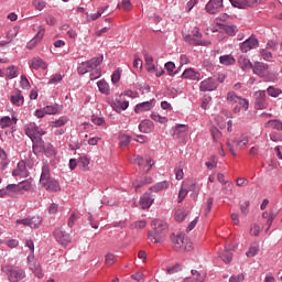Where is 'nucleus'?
Returning a JSON list of instances; mask_svg holds the SVG:
<instances>
[{
  "instance_id": "f257e3e1",
  "label": "nucleus",
  "mask_w": 282,
  "mask_h": 282,
  "mask_svg": "<svg viewBox=\"0 0 282 282\" xmlns=\"http://www.w3.org/2000/svg\"><path fill=\"white\" fill-rule=\"evenodd\" d=\"M151 230L148 232V239L152 243H162L164 237L169 232V225L161 219H154L151 221Z\"/></svg>"
},
{
  "instance_id": "f03ea898",
  "label": "nucleus",
  "mask_w": 282,
  "mask_h": 282,
  "mask_svg": "<svg viewBox=\"0 0 282 282\" xmlns=\"http://www.w3.org/2000/svg\"><path fill=\"white\" fill-rule=\"evenodd\" d=\"M40 185L43 186L45 191H48V193H57V191H61V185H58V182L52 178V174L50 173V164H44L42 166Z\"/></svg>"
},
{
  "instance_id": "7ed1b4c3",
  "label": "nucleus",
  "mask_w": 282,
  "mask_h": 282,
  "mask_svg": "<svg viewBox=\"0 0 282 282\" xmlns=\"http://www.w3.org/2000/svg\"><path fill=\"white\" fill-rule=\"evenodd\" d=\"M227 102L229 105H236L234 107V113H241L242 111H248V108L250 107V102L248 101V99L238 96L237 93L235 91H229L227 95Z\"/></svg>"
},
{
  "instance_id": "20e7f679",
  "label": "nucleus",
  "mask_w": 282,
  "mask_h": 282,
  "mask_svg": "<svg viewBox=\"0 0 282 282\" xmlns=\"http://www.w3.org/2000/svg\"><path fill=\"white\" fill-rule=\"evenodd\" d=\"M1 271L7 274L10 282L23 281L25 278V270L21 267L4 264Z\"/></svg>"
},
{
  "instance_id": "39448f33",
  "label": "nucleus",
  "mask_w": 282,
  "mask_h": 282,
  "mask_svg": "<svg viewBox=\"0 0 282 282\" xmlns=\"http://www.w3.org/2000/svg\"><path fill=\"white\" fill-rule=\"evenodd\" d=\"M171 241L177 252H191L193 250V242L183 235H172Z\"/></svg>"
},
{
  "instance_id": "423d86ee",
  "label": "nucleus",
  "mask_w": 282,
  "mask_h": 282,
  "mask_svg": "<svg viewBox=\"0 0 282 282\" xmlns=\"http://www.w3.org/2000/svg\"><path fill=\"white\" fill-rule=\"evenodd\" d=\"M249 142H250V139H248L247 134H241L238 139H234L231 141L228 140L227 141L228 151L229 153H231V155H234V158H237V152L235 151V149H246Z\"/></svg>"
},
{
  "instance_id": "0eeeda50",
  "label": "nucleus",
  "mask_w": 282,
  "mask_h": 282,
  "mask_svg": "<svg viewBox=\"0 0 282 282\" xmlns=\"http://www.w3.org/2000/svg\"><path fill=\"white\" fill-rule=\"evenodd\" d=\"M104 61L102 56L99 57H93L90 61L83 62L78 67L77 72L79 75H85L87 72H91L93 69H96L98 65H100Z\"/></svg>"
},
{
  "instance_id": "6e6552de",
  "label": "nucleus",
  "mask_w": 282,
  "mask_h": 282,
  "mask_svg": "<svg viewBox=\"0 0 282 282\" xmlns=\"http://www.w3.org/2000/svg\"><path fill=\"white\" fill-rule=\"evenodd\" d=\"M24 133L28 135V138H30V140H32V142L41 138V135H45V131L36 126V123L26 124L24 128Z\"/></svg>"
},
{
  "instance_id": "1a4fd4ad",
  "label": "nucleus",
  "mask_w": 282,
  "mask_h": 282,
  "mask_svg": "<svg viewBox=\"0 0 282 282\" xmlns=\"http://www.w3.org/2000/svg\"><path fill=\"white\" fill-rule=\"evenodd\" d=\"M17 226H28L29 228H41V225L43 224V218L41 216H33V217H28L23 219H18L15 221Z\"/></svg>"
},
{
  "instance_id": "9d476101",
  "label": "nucleus",
  "mask_w": 282,
  "mask_h": 282,
  "mask_svg": "<svg viewBox=\"0 0 282 282\" xmlns=\"http://www.w3.org/2000/svg\"><path fill=\"white\" fill-rule=\"evenodd\" d=\"M234 8L246 10V8H257L261 3H265V0H229Z\"/></svg>"
},
{
  "instance_id": "9b49d317",
  "label": "nucleus",
  "mask_w": 282,
  "mask_h": 282,
  "mask_svg": "<svg viewBox=\"0 0 282 282\" xmlns=\"http://www.w3.org/2000/svg\"><path fill=\"white\" fill-rule=\"evenodd\" d=\"M252 69L253 74L259 76V78H265V80H270V77H268V74H270V65L268 63L256 62Z\"/></svg>"
},
{
  "instance_id": "f8f14e48",
  "label": "nucleus",
  "mask_w": 282,
  "mask_h": 282,
  "mask_svg": "<svg viewBox=\"0 0 282 282\" xmlns=\"http://www.w3.org/2000/svg\"><path fill=\"white\" fill-rule=\"evenodd\" d=\"M257 47H259V40H257L254 35H251L249 39L240 44V50L245 54H248L250 50H257Z\"/></svg>"
},
{
  "instance_id": "ddd939ff",
  "label": "nucleus",
  "mask_w": 282,
  "mask_h": 282,
  "mask_svg": "<svg viewBox=\"0 0 282 282\" xmlns=\"http://www.w3.org/2000/svg\"><path fill=\"white\" fill-rule=\"evenodd\" d=\"M133 162L142 169L143 173H149V171L153 169V163H151L150 158L143 159L140 155H134Z\"/></svg>"
},
{
  "instance_id": "4468645a",
  "label": "nucleus",
  "mask_w": 282,
  "mask_h": 282,
  "mask_svg": "<svg viewBox=\"0 0 282 282\" xmlns=\"http://www.w3.org/2000/svg\"><path fill=\"white\" fill-rule=\"evenodd\" d=\"M54 237L61 246H67V243L72 242V237H69V234L65 232L62 228H57L54 231Z\"/></svg>"
},
{
  "instance_id": "2eb2a0df",
  "label": "nucleus",
  "mask_w": 282,
  "mask_h": 282,
  "mask_svg": "<svg viewBox=\"0 0 282 282\" xmlns=\"http://www.w3.org/2000/svg\"><path fill=\"white\" fill-rule=\"evenodd\" d=\"M254 98H256V109H268L265 90L256 91Z\"/></svg>"
},
{
  "instance_id": "dca6fc26",
  "label": "nucleus",
  "mask_w": 282,
  "mask_h": 282,
  "mask_svg": "<svg viewBox=\"0 0 282 282\" xmlns=\"http://www.w3.org/2000/svg\"><path fill=\"white\" fill-rule=\"evenodd\" d=\"M224 8V2L219 0H209L206 4L205 10L208 14H217V12H221Z\"/></svg>"
},
{
  "instance_id": "f3484780",
  "label": "nucleus",
  "mask_w": 282,
  "mask_h": 282,
  "mask_svg": "<svg viewBox=\"0 0 282 282\" xmlns=\"http://www.w3.org/2000/svg\"><path fill=\"white\" fill-rule=\"evenodd\" d=\"M217 87H218L217 80H215L213 78L204 79L199 84V89L202 91H215V89H217Z\"/></svg>"
},
{
  "instance_id": "a211bd4d",
  "label": "nucleus",
  "mask_w": 282,
  "mask_h": 282,
  "mask_svg": "<svg viewBox=\"0 0 282 282\" xmlns=\"http://www.w3.org/2000/svg\"><path fill=\"white\" fill-rule=\"evenodd\" d=\"M155 107V99L150 101L138 104L134 108L135 113H144V111H151Z\"/></svg>"
},
{
  "instance_id": "6ab92c4d",
  "label": "nucleus",
  "mask_w": 282,
  "mask_h": 282,
  "mask_svg": "<svg viewBox=\"0 0 282 282\" xmlns=\"http://www.w3.org/2000/svg\"><path fill=\"white\" fill-rule=\"evenodd\" d=\"M111 107L117 113H120L121 111H127V109H129V101H122L119 98H115L111 101Z\"/></svg>"
},
{
  "instance_id": "aec40b11",
  "label": "nucleus",
  "mask_w": 282,
  "mask_h": 282,
  "mask_svg": "<svg viewBox=\"0 0 282 282\" xmlns=\"http://www.w3.org/2000/svg\"><path fill=\"white\" fill-rule=\"evenodd\" d=\"M182 78H185L188 80H200L202 74L199 72H196L193 68H186L182 74Z\"/></svg>"
},
{
  "instance_id": "412c9836",
  "label": "nucleus",
  "mask_w": 282,
  "mask_h": 282,
  "mask_svg": "<svg viewBox=\"0 0 282 282\" xmlns=\"http://www.w3.org/2000/svg\"><path fill=\"white\" fill-rule=\"evenodd\" d=\"M30 69H47V63L41 57H33L30 63Z\"/></svg>"
},
{
  "instance_id": "4be33fe9",
  "label": "nucleus",
  "mask_w": 282,
  "mask_h": 282,
  "mask_svg": "<svg viewBox=\"0 0 282 282\" xmlns=\"http://www.w3.org/2000/svg\"><path fill=\"white\" fill-rule=\"evenodd\" d=\"M45 36V29H40L34 39L30 41V43L26 45L28 50H34L36 47L37 43H41L43 41V37Z\"/></svg>"
},
{
  "instance_id": "5701e85b",
  "label": "nucleus",
  "mask_w": 282,
  "mask_h": 282,
  "mask_svg": "<svg viewBox=\"0 0 282 282\" xmlns=\"http://www.w3.org/2000/svg\"><path fill=\"white\" fill-rule=\"evenodd\" d=\"M238 64L243 69V72H248L249 69H253L254 65L250 62V58L246 56H240L238 59Z\"/></svg>"
},
{
  "instance_id": "b1692460",
  "label": "nucleus",
  "mask_w": 282,
  "mask_h": 282,
  "mask_svg": "<svg viewBox=\"0 0 282 282\" xmlns=\"http://www.w3.org/2000/svg\"><path fill=\"white\" fill-rule=\"evenodd\" d=\"M29 269L31 270V272H33L36 279H43V268H41V263L39 262L30 263Z\"/></svg>"
},
{
  "instance_id": "393cba45",
  "label": "nucleus",
  "mask_w": 282,
  "mask_h": 282,
  "mask_svg": "<svg viewBox=\"0 0 282 282\" xmlns=\"http://www.w3.org/2000/svg\"><path fill=\"white\" fill-rule=\"evenodd\" d=\"M153 205V198H151V194L145 193L140 198V206L143 209L151 208Z\"/></svg>"
},
{
  "instance_id": "a878e982",
  "label": "nucleus",
  "mask_w": 282,
  "mask_h": 282,
  "mask_svg": "<svg viewBox=\"0 0 282 282\" xmlns=\"http://www.w3.org/2000/svg\"><path fill=\"white\" fill-rule=\"evenodd\" d=\"M139 131H141V133H151V131H153V121L151 120L141 121V123L139 124Z\"/></svg>"
},
{
  "instance_id": "bb28decb",
  "label": "nucleus",
  "mask_w": 282,
  "mask_h": 282,
  "mask_svg": "<svg viewBox=\"0 0 282 282\" xmlns=\"http://www.w3.org/2000/svg\"><path fill=\"white\" fill-rule=\"evenodd\" d=\"M97 87L100 94H105V96H109V94H111V88L109 87V84L105 79L99 80L97 83Z\"/></svg>"
},
{
  "instance_id": "cd10ccee",
  "label": "nucleus",
  "mask_w": 282,
  "mask_h": 282,
  "mask_svg": "<svg viewBox=\"0 0 282 282\" xmlns=\"http://www.w3.org/2000/svg\"><path fill=\"white\" fill-rule=\"evenodd\" d=\"M219 63H220V65H225V66L235 65L236 59H235V56H232L231 54L221 55L219 57Z\"/></svg>"
},
{
  "instance_id": "c85d7f7f",
  "label": "nucleus",
  "mask_w": 282,
  "mask_h": 282,
  "mask_svg": "<svg viewBox=\"0 0 282 282\" xmlns=\"http://www.w3.org/2000/svg\"><path fill=\"white\" fill-rule=\"evenodd\" d=\"M11 102L12 105H15V107H21V105H23L24 99H23V95H21V91H15L11 96Z\"/></svg>"
},
{
  "instance_id": "c756f323",
  "label": "nucleus",
  "mask_w": 282,
  "mask_h": 282,
  "mask_svg": "<svg viewBox=\"0 0 282 282\" xmlns=\"http://www.w3.org/2000/svg\"><path fill=\"white\" fill-rule=\"evenodd\" d=\"M67 122H69V119L67 117H61L55 121H51L50 127H52V129H58V127H65Z\"/></svg>"
},
{
  "instance_id": "7c9ffc66",
  "label": "nucleus",
  "mask_w": 282,
  "mask_h": 282,
  "mask_svg": "<svg viewBox=\"0 0 282 282\" xmlns=\"http://www.w3.org/2000/svg\"><path fill=\"white\" fill-rule=\"evenodd\" d=\"M6 76L9 78V80H12V78H17L19 76V68L14 65L9 66L6 70Z\"/></svg>"
},
{
  "instance_id": "2f4dec72",
  "label": "nucleus",
  "mask_w": 282,
  "mask_h": 282,
  "mask_svg": "<svg viewBox=\"0 0 282 282\" xmlns=\"http://www.w3.org/2000/svg\"><path fill=\"white\" fill-rule=\"evenodd\" d=\"M18 188H19V194L23 195V193H25L28 191H32V182L23 181L18 184Z\"/></svg>"
},
{
  "instance_id": "473e14b6",
  "label": "nucleus",
  "mask_w": 282,
  "mask_h": 282,
  "mask_svg": "<svg viewBox=\"0 0 282 282\" xmlns=\"http://www.w3.org/2000/svg\"><path fill=\"white\" fill-rule=\"evenodd\" d=\"M169 186H170L169 181H162L156 183L154 186H152L151 191H153V193H160V191H166Z\"/></svg>"
},
{
  "instance_id": "72a5a7b5",
  "label": "nucleus",
  "mask_w": 282,
  "mask_h": 282,
  "mask_svg": "<svg viewBox=\"0 0 282 282\" xmlns=\"http://www.w3.org/2000/svg\"><path fill=\"white\" fill-rule=\"evenodd\" d=\"M45 149V145H43V141L41 138L39 140H35L33 143V153L35 155H39V153H43Z\"/></svg>"
},
{
  "instance_id": "f704fd0d",
  "label": "nucleus",
  "mask_w": 282,
  "mask_h": 282,
  "mask_svg": "<svg viewBox=\"0 0 282 282\" xmlns=\"http://www.w3.org/2000/svg\"><path fill=\"white\" fill-rule=\"evenodd\" d=\"M144 61H145V65H147V70L155 72V64H153V56L149 55V53H145Z\"/></svg>"
},
{
  "instance_id": "c9c22d12",
  "label": "nucleus",
  "mask_w": 282,
  "mask_h": 282,
  "mask_svg": "<svg viewBox=\"0 0 282 282\" xmlns=\"http://www.w3.org/2000/svg\"><path fill=\"white\" fill-rule=\"evenodd\" d=\"M259 254V243H253L250 246L249 250L246 252V257L252 258Z\"/></svg>"
},
{
  "instance_id": "e433bc0d",
  "label": "nucleus",
  "mask_w": 282,
  "mask_h": 282,
  "mask_svg": "<svg viewBox=\"0 0 282 282\" xmlns=\"http://www.w3.org/2000/svg\"><path fill=\"white\" fill-rule=\"evenodd\" d=\"M267 94H269V96H271V98H279V96H281L282 90L281 88H275L273 86H269L267 88Z\"/></svg>"
},
{
  "instance_id": "4c0bfd02",
  "label": "nucleus",
  "mask_w": 282,
  "mask_h": 282,
  "mask_svg": "<svg viewBox=\"0 0 282 282\" xmlns=\"http://www.w3.org/2000/svg\"><path fill=\"white\" fill-rule=\"evenodd\" d=\"M267 127H270L271 129H275V131H282V122L276 119L269 120L267 122Z\"/></svg>"
},
{
  "instance_id": "58836bf2",
  "label": "nucleus",
  "mask_w": 282,
  "mask_h": 282,
  "mask_svg": "<svg viewBox=\"0 0 282 282\" xmlns=\"http://www.w3.org/2000/svg\"><path fill=\"white\" fill-rule=\"evenodd\" d=\"M78 166H80L83 171H89V158L80 156L78 159Z\"/></svg>"
},
{
  "instance_id": "ea45409f",
  "label": "nucleus",
  "mask_w": 282,
  "mask_h": 282,
  "mask_svg": "<svg viewBox=\"0 0 282 282\" xmlns=\"http://www.w3.org/2000/svg\"><path fill=\"white\" fill-rule=\"evenodd\" d=\"M223 30L226 32V34H228V36H235V34L239 32V29H237L236 25H224Z\"/></svg>"
},
{
  "instance_id": "a19ab883",
  "label": "nucleus",
  "mask_w": 282,
  "mask_h": 282,
  "mask_svg": "<svg viewBox=\"0 0 282 282\" xmlns=\"http://www.w3.org/2000/svg\"><path fill=\"white\" fill-rule=\"evenodd\" d=\"M219 258L221 261H224V263H230V261H232V253H230L228 250H224L219 253Z\"/></svg>"
},
{
  "instance_id": "79ce46f5",
  "label": "nucleus",
  "mask_w": 282,
  "mask_h": 282,
  "mask_svg": "<svg viewBox=\"0 0 282 282\" xmlns=\"http://www.w3.org/2000/svg\"><path fill=\"white\" fill-rule=\"evenodd\" d=\"M186 217H188V212L184 210V209H178L175 213V219L178 223L184 221V219H186Z\"/></svg>"
},
{
  "instance_id": "37998d69",
  "label": "nucleus",
  "mask_w": 282,
  "mask_h": 282,
  "mask_svg": "<svg viewBox=\"0 0 282 282\" xmlns=\"http://www.w3.org/2000/svg\"><path fill=\"white\" fill-rule=\"evenodd\" d=\"M44 155H46V158H52L53 155H56V150L54 149V145L52 144H46L44 145Z\"/></svg>"
},
{
  "instance_id": "c03bdc74",
  "label": "nucleus",
  "mask_w": 282,
  "mask_h": 282,
  "mask_svg": "<svg viewBox=\"0 0 282 282\" xmlns=\"http://www.w3.org/2000/svg\"><path fill=\"white\" fill-rule=\"evenodd\" d=\"M260 56L267 62H270L273 58L272 52L268 51V48H261Z\"/></svg>"
},
{
  "instance_id": "a18cd8bd",
  "label": "nucleus",
  "mask_w": 282,
  "mask_h": 282,
  "mask_svg": "<svg viewBox=\"0 0 282 282\" xmlns=\"http://www.w3.org/2000/svg\"><path fill=\"white\" fill-rule=\"evenodd\" d=\"M152 120H154V122H160L161 124H166V122H169V119H166V117H162L160 115H158V112H153L151 115Z\"/></svg>"
},
{
  "instance_id": "49530a36",
  "label": "nucleus",
  "mask_w": 282,
  "mask_h": 282,
  "mask_svg": "<svg viewBox=\"0 0 282 282\" xmlns=\"http://www.w3.org/2000/svg\"><path fill=\"white\" fill-rule=\"evenodd\" d=\"M1 129H8V127H12V119L10 117H2L0 120Z\"/></svg>"
},
{
  "instance_id": "de8ad7c7",
  "label": "nucleus",
  "mask_w": 282,
  "mask_h": 282,
  "mask_svg": "<svg viewBox=\"0 0 282 282\" xmlns=\"http://www.w3.org/2000/svg\"><path fill=\"white\" fill-rule=\"evenodd\" d=\"M205 166H207L209 171H213V169H217V158L210 156L208 162L205 163Z\"/></svg>"
},
{
  "instance_id": "09e8293b",
  "label": "nucleus",
  "mask_w": 282,
  "mask_h": 282,
  "mask_svg": "<svg viewBox=\"0 0 282 282\" xmlns=\"http://www.w3.org/2000/svg\"><path fill=\"white\" fill-rule=\"evenodd\" d=\"M241 215H249L250 213V200H247L240 205Z\"/></svg>"
},
{
  "instance_id": "8fccbe9b",
  "label": "nucleus",
  "mask_w": 282,
  "mask_h": 282,
  "mask_svg": "<svg viewBox=\"0 0 282 282\" xmlns=\"http://www.w3.org/2000/svg\"><path fill=\"white\" fill-rule=\"evenodd\" d=\"M153 182L152 177H145L144 181L135 182L133 183V186L135 189L141 188V186H144V184H151Z\"/></svg>"
},
{
  "instance_id": "3c124183",
  "label": "nucleus",
  "mask_w": 282,
  "mask_h": 282,
  "mask_svg": "<svg viewBox=\"0 0 282 282\" xmlns=\"http://www.w3.org/2000/svg\"><path fill=\"white\" fill-rule=\"evenodd\" d=\"M33 7L35 8V10H39L40 12L42 10H45V1H42V0H33L32 2Z\"/></svg>"
},
{
  "instance_id": "603ef678",
  "label": "nucleus",
  "mask_w": 282,
  "mask_h": 282,
  "mask_svg": "<svg viewBox=\"0 0 282 282\" xmlns=\"http://www.w3.org/2000/svg\"><path fill=\"white\" fill-rule=\"evenodd\" d=\"M213 202H214L213 197L207 199V203L205 205V210H204L205 217H208V214L210 213V210H213Z\"/></svg>"
},
{
  "instance_id": "864d4df0",
  "label": "nucleus",
  "mask_w": 282,
  "mask_h": 282,
  "mask_svg": "<svg viewBox=\"0 0 282 282\" xmlns=\"http://www.w3.org/2000/svg\"><path fill=\"white\" fill-rule=\"evenodd\" d=\"M269 138H270V140H272V142H282L281 132L273 131L270 133Z\"/></svg>"
},
{
  "instance_id": "5fc2aeb1",
  "label": "nucleus",
  "mask_w": 282,
  "mask_h": 282,
  "mask_svg": "<svg viewBox=\"0 0 282 282\" xmlns=\"http://www.w3.org/2000/svg\"><path fill=\"white\" fill-rule=\"evenodd\" d=\"M232 182L230 181H226L225 183H223V191L226 195L232 193Z\"/></svg>"
},
{
  "instance_id": "6e6d98bb",
  "label": "nucleus",
  "mask_w": 282,
  "mask_h": 282,
  "mask_svg": "<svg viewBox=\"0 0 282 282\" xmlns=\"http://www.w3.org/2000/svg\"><path fill=\"white\" fill-rule=\"evenodd\" d=\"M19 34V29L13 28L11 30L8 31L7 33V39H10L9 43H12V41L14 40V37Z\"/></svg>"
},
{
  "instance_id": "4d7b16f0",
  "label": "nucleus",
  "mask_w": 282,
  "mask_h": 282,
  "mask_svg": "<svg viewBox=\"0 0 282 282\" xmlns=\"http://www.w3.org/2000/svg\"><path fill=\"white\" fill-rule=\"evenodd\" d=\"M44 111L46 116H54L55 113H58V108H56V106H46Z\"/></svg>"
},
{
  "instance_id": "13d9d810",
  "label": "nucleus",
  "mask_w": 282,
  "mask_h": 282,
  "mask_svg": "<svg viewBox=\"0 0 282 282\" xmlns=\"http://www.w3.org/2000/svg\"><path fill=\"white\" fill-rule=\"evenodd\" d=\"M210 133H212V138L214 140V142H217V140H219V138H221V132L219 131V129L213 127L210 129Z\"/></svg>"
},
{
  "instance_id": "bf43d9fd",
  "label": "nucleus",
  "mask_w": 282,
  "mask_h": 282,
  "mask_svg": "<svg viewBox=\"0 0 282 282\" xmlns=\"http://www.w3.org/2000/svg\"><path fill=\"white\" fill-rule=\"evenodd\" d=\"M118 8H122V10H126V12H129L132 8L131 0H122L121 6L118 4Z\"/></svg>"
},
{
  "instance_id": "052dcab7",
  "label": "nucleus",
  "mask_w": 282,
  "mask_h": 282,
  "mask_svg": "<svg viewBox=\"0 0 282 282\" xmlns=\"http://www.w3.org/2000/svg\"><path fill=\"white\" fill-rule=\"evenodd\" d=\"M61 80H63V75L61 74H55L51 77V79L48 80V85H56V83H61Z\"/></svg>"
},
{
  "instance_id": "680f3d73",
  "label": "nucleus",
  "mask_w": 282,
  "mask_h": 282,
  "mask_svg": "<svg viewBox=\"0 0 282 282\" xmlns=\"http://www.w3.org/2000/svg\"><path fill=\"white\" fill-rule=\"evenodd\" d=\"M246 280V275L243 273H239L238 275H231L229 278V282H243Z\"/></svg>"
},
{
  "instance_id": "e2e57ef3",
  "label": "nucleus",
  "mask_w": 282,
  "mask_h": 282,
  "mask_svg": "<svg viewBox=\"0 0 282 282\" xmlns=\"http://www.w3.org/2000/svg\"><path fill=\"white\" fill-rule=\"evenodd\" d=\"M20 85H21L22 89H30V80L28 79V77L25 75L21 76Z\"/></svg>"
},
{
  "instance_id": "0e129e2a",
  "label": "nucleus",
  "mask_w": 282,
  "mask_h": 282,
  "mask_svg": "<svg viewBox=\"0 0 282 282\" xmlns=\"http://www.w3.org/2000/svg\"><path fill=\"white\" fill-rule=\"evenodd\" d=\"M131 138L129 135L122 134L120 137V147H129Z\"/></svg>"
},
{
  "instance_id": "69168bd1",
  "label": "nucleus",
  "mask_w": 282,
  "mask_h": 282,
  "mask_svg": "<svg viewBox=\"0 0 282 282\" xmlns=\"http://www.w3.org/2000/svg\"><path fill=\"white\" fill-rule=\"evenodd\" d=\"M176 272H182V265L175 264L173 267L167 268V274H176Z\"/></svg>"
},
{
  "instance_id": "338daca9",
  "label": "nucleus",
  "mask_w": 282,
  "mask_h": 282,
  "mask_svg": "<svg viewBox=\"0 0 282 282\" xmlns=\"http://www.w3.org/2000/svg\"><path fill=\"white\" fill-rule=\"evenodd\" d=\"M116 263V256L113 253L106 254V265H113Z\"/></svg>"
},
{
  "instance_id": "774afa93",
  "label": "nucleus",
  "mask_w": 282,
  "mask_h": 282,
  "mask_svg": "<svg viewBox=\"0 0 282 282\" xmlns=\"http://www.w3.org/2000/svg\"><path fill=\"white\" fill-rule=\"evenodd\" d=\"M131 226L132 228H139V229L147 228V220H138L133 223Z\"/></svg>"
}]
</instances>
